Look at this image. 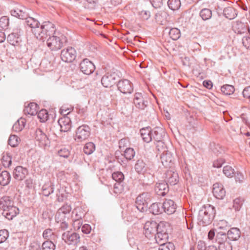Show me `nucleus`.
<instances>
[{"mask_svg": "<svg viewBox=\"0 0 250 250\" xmlns=\"http://www.w3.org/2000/svg\"><path fill=\"white\" fill-rule=\"evenodd\" d=\"M0 209L2 214L8 220H11L19 213V209L14 204L11 197L4 196L0 198Z\"/></svg>", "mask_w": 250, "mask_h": 250, "instance_id": "nucleus-1", "label": "nucleus"}, {"mask_svg": "<svg viewBox=\"0 0 250 250\" xmlns=\"http://www.w3.org/2000/svg\"><path fill=\"white\" fill-rule=\"evenodd\" d=\"M215 216L214 208L210 205L203 206L199 210L197 220L198 223L203 226L211 223Z\"/></svg>", "mask_w": 250, "mask_h": 250, "instance_id": "nucleus-2", "label": "nucleus"}, {"mask_svg": "<svg viewBox=\"0 0 250 250\" xmlns=\"http://www.w3.org/2000/svg\"><path fill=\"white\" fill-rule=\"evenodd\" d=\"M40 29H35L36 37L40 40H43L48 36L55 33L56 31L55 26L54 24L50 21H44L40 26Z\"/></svg>", "mask_w": 250, "mask_h": 250, "instance_id": "nucleus-3", "label": "nucleus"}, {"mask_svg": "<svg viewBox=\"0 0 250 250\" xmlns=\"http://www.w3.org/2000/svg\"><path fill=\"white\" fill-rule=\"evenodd\" d=\"M169 225L168 223H166L163 222L159 223V227L156 231V234H155V239L156 242L158 245H162L165 244L168 241V229Z\"/></svg>", "mask_w": 250, "mask_h": 250, "instance_id": "nucleus-4", "label": "nucleus"}, {"mask_svg": "<svg viewBox=\"0 0 250 250\" xmlns=\"http://www.w3.org/2000/svg\"><path fill=\"white\" fill-rule=\"evenodd\" d=\"M65 42H66L65 37L60 34L59 36L53 35L49 37L46 41V44L50 50L56 51L60 49Z\"/></svg>", "mask_w": 250, "mask_h": 250, "instance_id": "nucleus-5", "label": "nucleus"}, {"mask_svg": "<svg viewBox=\"0 0 250 250\" xmlns=\"http://www.w3.org/2000/svg\"><path fill=\"white\" fill-rule=\"evenodd\" d=\"M71 210V207L69 205L65 204L62 206L58 210L55 215L56 222L59 223L68 220Z\"/></svg>", "mask_w": 250, "mask_h": 250, "instance_id": "nucleus-6", "label": "nucleus"}, {"mask_svg": "<svg viewBox=\"0 0 250 250\" xmlns=\"http://www.w3.org/2000/svg\"><path fill=\"white\" fill-rule=\"evenodd\" d=\"M90 134V127L87 125H83L77 128L75 139L77 142H81L87 139Z\"/></svg>", "mask_w": 250, "mask_h": 250, "instance_id": "nucleus-7", "label": "nucleus"}, {"mask_svg": "<svg viewBox=\"0 0 250 250\" xmlns=\"http://www.w3.org/2000/svg\"><path fill=\"white\" fill-rule=\"evenodd\" d=\"M22 34V31L19 26H16L13 30L12 33L7 37V41L12 45L16 46L19 44L21 41V36Z\"/></svg>", "mask_w": 250, "mask_h": 250, "instance_id": "nucleus-8", "label": "nucleus"}, {"mask_svg": "<svg viewBox=\"0 0 250 250\" xmlns=\"http://www.w3.org/2000/svg\"><path fill=\"white\" fill-rule=\"evenodd\" d=\"M76 57V51L73 47H68L61 51V58L62 60L64 62H72Z\"/></svg>", "mask_w": 250, "mask_h": 250, "instance_id": "nucleus-9", "label": "nucleus"}, {"mask_svg": "<svg viewBox=\"0 0 250 250\" xmlns=\"http://www.w3.org/2000/svg\"><path fill=\"white\" fill-rule=\"evenodd\" d=\"M159 227V223L155 221H147L144 226V234L146 237L150 239L151 236L155 234Z\"/></svg>", "mask_w": 250, "mask_h": 250, "instance_id": "nucleus-10", "label": "nucleus"}, {"mask_svg": "<svg viewBox=\"0 0 250 250\" xmlns=\"http://www.w3.org/2000/svg\"><path fill=\"white\" fill-rule=\"evenodd\" d=\"M118 76L115 73H107L101 79V83L105 87H111L117 82Z\"/></svg>", "mask_w": 250, "mask_h": 250, "instance_id": "nucleus-11", "label": "nucleus"}, {"mask_svg": "<svg viewBox=\"0 0 250 250\" xmlns=\"http://www.w3.org/2000/svg\"><path fill=\"white\" fill-rule=\"evenodd\" d=\"M62 239L68 245H75L80 242V237L76 232L66 231L62 234Z\"/></svg>", "mask_w": 250, "mask_h": 250, "instance_id": "nucleus-12", "label": "nucleus"}, {"mask_svg": "<svg viewBox=\"0 0 250 250\" xmlns=\"http://www.w3.org/2000/svg\"><path fill=\"white\" fill-rule=\"evenodd\" d=\"M117 85L118 89L124 94H130L133 91V84L127 79L120 80Z\"/></svg>", "mask_w": 250, "mask_h": 250, "instance_id": "nucleus-13", "label": "nucleus"}, {"mask_svg": "<svg viewBox=\"0 0 250 250\" xmlns=\"http://www.w3.org/2000/svg\"><path fill=\"white\" fill-rule=\"evenodd\" d=\"M216 241L219 244V250H232V246L228 242H224L227 239L226 233L218 232L216 236Z\"/></svg>", "mask_w": 250, "mask_h": 250, "instance_id": "nucleus-14", "label": "nucleus"}, {"mask_svg": "<svg viewBox=\"0 0 250 250\" xmlns=\"http://www.w3.org/2000/svg\"><path fill=\"white\" fill-rule=\"evenodd\" d=\"M81 71L85 75L92 74L95 69V66L92 62L85 59L80 64Z\"/></svg>", "mask_w": 250, "mask_h": 250, "instance_id": "nucleus-15", "label": "nucleus"}, {"mask_svg": "<svg viewBox=\"0 0 250 250\" xmlns=\"http://www.w3.org/2000/svg\"><path fill=\"white\" fill-rule=\"evenodd\" d=\"M161 160L163 165L167 168L172 167L174 165V157L172 154L168 151L163 152L161 156Z\"/></svg>", "mask_w": 250, "mask_h": 250, "instance_id": "nucleus-16", "label": "nucleus"}, {"mask_svg": "<svg viewBox=\"0 0 250 250\" xmlns=\"http://www.w3.org/2000/svg\"><path fill=\"white\" fill-rule=\"evenodd\" d=\"M133 102L136 107L141 110L144 109L148 104V102L145 100L141 93L135 94Z\"/></svg>", "mask_w": 250, "mask_h": 250, "instance_id": "nucleus-17", "label": "nucleus"}, {"mask_svg": "<svg viewBox=\"0 0 250 250\" xmlns=\"http://www.w3.org/2000/svg\"><path fill=\"white\" fill-rule=\"evenodd\" d=\"M35 139L37 141L39 142V145L41 146H45L49 145L50 141L48 138L40 128L36 130Z\"/></svg>", "mask_w": 250, "mask_h": 250, "instance_id": "nucleus-18", "label": "nucleus"}, {"mask_svg": "<svg viewBox=\"0 0 250 250\" xmlns=\"http://www.w3.org/2000/svg\"><path fill=\"white\" fill-rule=\"evenodd\" d=\"M212 193L216 199H223L226 195V190L221 184L216 183L213 185Z\"/></svg>", "mask_w": 250, "mask_h": 250, "instance_id": "nucleus-19", "label": "nucleus"}, {"mask_svg": "<svg viewBox=\"0 0 250 250\" xmlns=\"http://www.w3.org/2000/svg\"><path fill=\"white\" fill-rule=\"evenodd\" d=\"M165 174V180L168 185L174 186L177 184L179 181V176L176 172L170 169L167 170Z\"/></svg>", "mask_w": 250, "mask_h": 250, "instance_id": "nucleus-20", "label": "nucleus"}, {"mask_svg": "<svg viewBox=\"0 0 250 250\" xmlns=\"http://www.w3.org/2000/svg\"><path fill=\"white\" fill-rule=\"evenodd\" d=\"M163 212L167 214H172L175 212L176 209V205L174 202L170 199H166L162 204Z\"/></svg>", "mask_w": 250, "mask_h": 250, "instance_id": "nucleus-21", "label": "nucleus"}, {"mask_svg": "<svg viewBox=\"0 0 250 250\" xmlns=\"http://www.w3.org/2000/svg\"><path fill=\"white\" fill-rule=\"evenodd\" d=\"M168 183L165 182L157 183L155 185V191L159 196H164L168 191Z\"/></svg>", "mask_w": 250, "mask_h": 250, "instance_id": "nucleus-22", "label": "nucleus"}, {"mask_svg": "<svg viewBox=\"0 0 250 250\" xmlns=\"http://www.w3.org/2000/svg\"><path fill=\"white\" fill-rule=\"evenodd\" d=\"M28 174V170L26 168L21 166L17 167L13 171V177L17 180H23Z\"/></svg>", "mask_w": 250, "mask_h": 250, "instance_id": "nucleus-23", "label": "nucleus"}, {"mask_svg": "<svg viewBox=\"0 0 250 250\" xmlns=\"http://www.w3.org/2000/svg\"><path fill=\"white\" fill-rule=\"evenodd\" d=\"M24 20H25V22L27 25L31 28L32 32L36 37V32L35 30L40 29V22L36 19L32 17H28V16L27 17V18H25Z\"/></svg>", "mask_w": 250, "mask_h": 250, "instance_id": "nucleus-24", "label": "nucleus"}, {"mask_svg": "<svg viewBox=\"0 0 250 250\" xmlns=\"http://www.w3.org/2000/svg\"><path fill=\"white\" fill-rule=\"evenodd\" d=\"M58 123L60 125L61 131L67 132L71 127V120L68 117L64 116L61 118L59 120Z\"/></svg>", "mask_w": 250, "mask_h": 250, "instance_id": "nucleus-25", "label": "nucleus"}, {"mask_svg": "<svg viewBox=\"0 0 250 250\" xmlns=\"http://www.w3.org/2000/svg\"><path fill=\"white\" fill-rule=\"evenodd\" d=\"M226 236L231 241H237L241 236V231L237 228H232L228 231Z\"/></svg>", "mask_w": 250, "mask_h": 250, "instance_id": "nucleus-26", "label": "nucleus"}, {"mask_svg": "<svg viewBox=\"0 0 250 250\" xmlns=\"http://www.w3.org/2000/svg\"><path fill=\"white\" fill-rule=\"evenodd\" d=\"M10 14L12 16L22 20H24L28 16V14L25 12V8L24 7L21 9H12L10 11Z\"/></svg>", "mask_w": 250, "mask_h": 250, "instance_id": "nucleus-27", "label": "nucleus"}, {"mask_svg": "<svg viewBox=\"0 0 250 250\" xmlns=\"http://www.w3.org/2000/svg\"><path fill=\"white\" fill-rule=\"evenodd\" d=\"M165 131L163 128L156 127L151 130V135L152 139L155 141H159L163 139Z\"/></svg>", "mask_w": 250, "mask_h": 250, "instance_id": "nucleus-28", "label": "nucleus"}, {"mask_svg": "<svg viewBox=\"0 0 250 250\" xmlns=\"http://www.w3.org/2000/svg\"><path fill=\"white\" fill-rule=\"evenodd\" d=\"M38 109V105L37 104L31 103L25 106L24 112L25 114L34 116L37 114Z\"/></svg>", "mask_w": 250, "mask_h": 250, "instance_id": "nucleus-29", "label": "nucleus"}, {"mask_svg": "<svg viewBox=\"0 0 250 250\" xmlns=\"http://www.w3.org/2000/svg\"><path fill=\"white\" fill-rule=\"evenodd\" d=\"M141 136L144 142L149 143L152 140L151 130L149 127L143 128L140 129Z\"/></svg>", "mask_w": 250, "mask_h": 250, "instance_id": "nucleus-30", "label": "nucleus"}, {"mask_svg": "<svg viewBox=\"0 0 250 250\" xmlns=\"http://www.w3.org/2000/svg\"><path fill=\"white\" fill-rule=\"evenodd\" d=\"M224 16L229 20L234 19L237 15L236 10L232 7H228L223 10Z\"/></svg>", "mask_w": 250, "mask_h": 250, "instance_id": "nucleus-31", "label": "nucleus"}, {"mask_svg": "<svg viewBox=\"0 0 250 250\" xmlns=\"http://www.w3.org/2000/svg\"><path fill=\"white\" fill-rule=\"evenodd\" d=\"M54 191V185L50 181L46 183L42 188V193L45 196H48Z\"/></svg>", "mask_w": 250, "mask_h": 250, "instance_id": "nucleus-32", "label": "nucleus"}, {"mask_svg": "<svg viewBox=\"0 0 250 250\" xmlns=\"http://www.w3.org/2000/svg\"><path fill=\"white\" fill-rule=\"evenodd\" d=\"M11 180L10 173L5 170L2 171L0 174V185L4 186L7 185Z\"/></svg>", "mask_w": 250, "mask_h": 250, "instance_id": "nucleus-33", "label": "nucleus"}, {"mask_svg": "<svg viewBox=\"0 0 250 250\" xmlns=\"http://www.w3.org/2000/svg\"><path fill=\"white\" fill-rule=\"evenodd\" d=\"M149 209L151 213L155 215L161 214L163 212L162 204L160 203H153Z\"/></svg>", "mask_w": 250, "mask_h": 250, "instance_id": "nucleus-34", "label": "nucleus"}, {"mask_svg": "<svg viewBox=\"0 0 250 250\" xmlns=\"http://www.w3.org/2000/svg\"><path fill=\"white\" fill-rule=\"evenodd\" d=\"M150 200V194L148 192H144L136 198L135 203L147 204Z\"/></svg>", "mask_w": 250, "mask_h": 250, "instance_id": "nucleus-35", "label": "nucleus"}, {"mask_svg": "<svg viewBox=\"0 0 250 250\" xmlns=\"http://www.w3.org/2000/svg\"><path fill=\"white\" fill-rule=\"evenodd\" d=\"M135 169L138 173L144 174L146 170V164L142 160H138L135 165Z\"/></svg>", "mask_w": 250, "mask_h": 250, "instance_id": "nucleus-36", "label": "nucleus"}, {"mask_svg": "<svg viewBox=\"0 0 250 250\" xmlns=\"http://www.w3.org/2000/svg\"><path fill=\"white\" fill-rule=\"evenodd\" d=\"M168 15L167 12L165 11H161L157 13L155 15V19L157 22H159L161 24H164L167 21V18Z\"/></svg>", "mask_w": 250, "mask_h": 250, "instance_id": "nucleus-37", "label": "nucleus"}, {"mask_svg": "<svg viewBox=\"0 0 250 250\" xmlns=\"http://www.w3.org/2000/svg\"><path fill=\"white\" fill-rule=\"evenodd\" d=\"M25 121L24 119L18 120L13 125L12 129L14 131L19 132L21 131L24 127Z\"/></svg>", "mask_w": 250, "mask_h": 250, "instance_id": "nucleus-38", "label": "nucleus"}, {"mask_svg": "<svg viewBox=\"0 0 250 250\" xmlns=\"http://www.w3.org/2000/svg\"><path fill=\"white\" fill-rule=\"evenodd\" d=\"M199 15L203 20L207 21L211 18L212 11L208 8H204L200 11Z\"/></svg>", "mask_w": 250, "mask_h": 250, "instance_id": "nucleus-39", "label": "nucleus"}, {"mask_svg": "<svg viewBox=\"0 0 250 250\" xmlns=\"http://www.w3.org/2000/svg\"><path fill=\"white\" fill-rule=\"evenodd\" d=\"M234 30L235 33L242 34L248 31V28L243 23L237 22L236 25L234 27Z\"/></svg>", "mask_w": 250, "mask_h": 250, "instance_id": "nucleus-40", "label": "nucleus"}, {"mask_svg": "<svg viewBox=\"0 0 250 250\" xmlns=\"http://www.w3.org/2000/svg\"><path fill=\"white\" fill-rule=\"evenodd\" d=\"M95 149V145L92 142H89L84 145L83 148V151L85 154L90 155L94 152Z\"/></svg>", "mask_w": 250, "mask_h": 250, "instance_id": "nucleus-41", "label": "nucleus"}, {"mask_svg": "<svg viewBox=\"0 0 250 250\" xmlns=\"http://www.w3.org/2000/svg\"><path fill=\"white\" fill-rule=\"evenodd\" d=\"M221 90L225 95H229L233 93L235 89L233 86L229 84H225L221 87Z\"/></svg>", "mask_w": 250, "mask_h": 250, "instance_id": "nucleus-42", "label": "nucleus"}, {"mask_svg": "<svg viewBox=\"0 0 250 250\" xmlns=\"http://www.w3.org/2000/svg\"><path fill=\"white\" fill-rule=\"evenodd\" d=\"M167 5L172 10H176L180 7L181 1L180 0H168Z\"/></svg>", "mask_w": 250, "mask_h": 250, "instance_id": "nucleus-43", "label": "nucleus"}, {"mask_svg": "<svg viewBox=\"0 0 250 250\" xmlns=\"http://www.w3.org/2000/svg\"><path fill=\"white\" fill-rule=\"evenodd\" d=\"M169 36L171 39L175 41L180 37L181 33L178 28H173L169 30Z\"/></svg>", "mask_w": 250, "mask_h": 250, "instance_id": "nucleus-44", "label": "nucleus"}, {"mask_svg": "<svg viewBox=\"0 0 250 250\" xmlns=\"http://www.w3.org/2000/svg\"><path fill=\"white\" fill-rule=\"evenodd\" d=\"M124 155L126 160H131L134 157L135 152L132 148L128 147L125 150Z\"/></svg>", "mask_w": 250, "mask_h": 250, "instance_id": "nucleus-45", "label": "nucleus"}, {"mask_svg": "<svg viewBox=\"0 0 250 250\" xmlns=\"http://www.w3.org/2000/svg\"><path fill=\"white\" fill-rule=\"evenodd\" d=\"M42 237L44 239L49 240L54 238L55 234L52 229H47L43 231L42 233Z\"/></svg>", "mask_w": 250, "mask_h": 250, "instance_id": "nucleus-46", "label": "nucleus"}, {"mask_svg": "<svg viewBox=\"0 0 250 250\" xmlns=\"http://www.w3.org/2000/svg\"><path fill=\"white\" fill-rule=\"evenodd\" d=\"M112 178L116 182L123 183L124 180V175L122 172H114L112 174Z\"/></svg>", "mask_w": 250, "mask_h": 250, "instance_id": "nucleus-47", "label": "nucleus"}, {"mask_svg": "<svg viewBox=\"0 0 250 250\" xmlns=\"http://www.w3.org/2000/svg\"><path fill=\"white\" fill-rule=\"evenodd\" d=\"M37 114L41 122H45L48 119V112L45 109H42L39 112L38 111Z\"/></svg>", "mask_w": 250, "mask_h": 250, "instance_id": "nucleus-48", "label": "nucleus"}, {"mask_svg": "<svg viewBox=\"0 0 250 250\" xmlns=\"http://www.w3.org/2000/svg\"><path fill=\"white\" fill-rule=\"evenodd\" d=\"M42 250H55V245L50 240L44 241L42 244Z\"/></svg>", "mask_w": 250, "mask_h": 250, "instance_id": "nucleus-49", "label": "nucleus"}, {"mask_svg": "<svg viewBox=\"0 0 250 250\" xmlns=\"http://www.w3.org/2000/svg\"><path fill=\"white\" fill-rule=\"evenodd\" d=\"M73 222L72 225L73 226L74 229L75 230H79L81 228L83 224L82 217L80 216L78 217H74V219H73Z\"/></svg>", "mask_w": 250, "mask_h": 250, "instance_id": "nucleus-50", "label": "nucleus"}, {"mask_svg": "<svg viewBox=\"0 0 250 250\" xmlns=\"http://www.w3.org/2000/svg\"><path fill=\"white\" fill-rule=\"evenodd\" d=\"M2 163L5 167H9L12 164L11 157L8 154L4 155L2 158Z\"/></svg>", "mask_w": 250, "mask_h": 250, "instance_id": "nucleus-51", "label": "nucleus"}, {"mask_svg": "<svg viewBox=\"0 0 250 250\" xmlns=\"http://www.w3.org/2000/svg\"><path fill=\"white\" fill-rule=\"evenodd\" d=\"M223 173L228 177H232L234 174V170L229 166H226L223 168Z\"/></svg>", "mask_w": 250, "mask_h": 250, "instance_id": "nucleus-52", "label": "nucleus"}, {"mask_svg": "<svg viewBox=\"0 0 250 250\" xmlns=\"http://www.w3.org/2000/svg\"><path fill=\"white\" fill-rule=\"evenodd\" d=\"M18 139L19 138L17 136L10 135L8 141V144L12 147H15L18 144Z\"/></svg>", "mask_w": 250, "mask_h": 250, "instance_id": "nucleus-53", "label": "nucleus"}, {"mask_svg": "<svg viewBox=\"0 0 250 250\" xmlns=\"http://www.w3.org/2000/svg\"><path fill=\"white\" fill-rule=\"evenodd\" d=\"M159 245L160 246L159 250H174V246L171 243L167 242L164 244Z\"/></svg>", "mask_w": 250, "mask_h": 250, "instance_id": "nucleus-54", "label": "nucleus"}, {"mask_svg": "<svg viewBox=\"0 0 250 250\" xmlns=\"http://www.w3.org/2000/svg\"><path fill=\"white\" fill-rule=\"evenodd\" d=\"M83 5L84 8L90 10L94 9L96 7V3L94 0H86Z\"/></svg>", "mask_w": 250, "mask_h": 250, "instance_id": "nucleus-55", "label": "nucleus"}, {"mask_svg": "<svg viewBox=\"0 0 250 250\" xmlns=\"http://www.w3.org/2000/svg\"><path fill=\"white\" fill-rule=\"evenodd\" d=\"M57 154L59 156L61 157L66 158L69 156L70 151L67 148L65 147H62L58 150Z\"/></svg>", "mask_w": 250, "mask_h": 250, "instance_id": "nucleus-56", "label": "nucleus"}, {"mask_svg": "<svg viewBox=\"0 0 250 250\" xmlns=\"http://www.w3.org/2000/svg\"><path fill=\"white\" fill-rule=\"evenodd\" d=\"M9 236V232L6 229L0 230V244L4 242Z\"/></svg>", "mask_w": 250, "mask_h": 250, "instance_id": "nucleus-57", "label": "nucleus"}, {"mask_svg": "<svg viewBox=\"0 0 250 250\" xmlns=\"http://www.w3.org/2000/svg\"><path fill=\"white\" fill-rule=\"evenodd\" d=\"M243 199L240 198H236L235 200H234L233 208L235 209V210H240L243 204Z\"/></svg>", "mask_w": 250, "mask_h": 250, "instance_id": "nucleus-58", "label": "nucleus"}, {"mask_svg": "<svg viewBox=\"0 0 250 250\" xmlns=\"http://www.w3.org/2000/svg\"><path fill=\"white\" fill-rule=\"evenodd\" d=\"M124 190L123 183L117 182L114 185L113 191L115 193H120Z\"/></svg>", "mask_w": 250, "mask_h": 250, "instance_id": "nucleus-59", "label": "nucleus"}, {"mask_svg": "<svg viewBox=\"0 0 250 250\" xmlns=\"http://www.w3.org/2000/svg\"><path fill=\"white\" fill-rule=\"evenodd\" d=\"M9 25V19L7 17L3 16L0 19V27L2 28H6Z\"/></svg>", "mask_w": 250, "mask_h": 250, "instance_id": "nucleus-60", "label": "nucleus"}, {"mask_svg": "<svg viewBox=\"0 0 250 250\" xmlns=\"http://www.w3.org/2000/svg\"><path fill=\"white\" fill-rule=\"evenodd\" d=\"M147 207L148 205L147 204H141L140 203H136L135 206V208L141 212L146 211Z\"/></svg>", "mask_w": 250, "mask_h": 250, "instance_id": "nucleus-61", "label": "nucleus"}, {"mask_svg": "<svg viewBox=\"0 0 250 250\" xmlns=\"http://www.w3.org/2000/svg\"><path fill=\"white\" fill-rule=\"evenodd\" d=\"M210 147L212 151L216 155L221 153L223 151L222 148L219 145L213 144L210 146Z\"/></svg>", "mask_w": 250, "mask_h": 250, "instance_id": "nucleus-62", "label": "nucleus"}, {"mask_svg": "<svg viewBox=\"0 0 250 250\" xmlns=\"http://www.w3.org/2000/svg\"><path fill=\"white\" fill-rule=\"evenodd\" d=\"M242 43L247 49H250V34L244 36L242 39Z\"/></svg>", "mask_w": 250, "mask_h": 250, "instance_id": "nucleus-63", "label": "nucleus"}, {"mask_svg": "<svg viewBox=\"0 0 250 250\" xmlns=\"http://www.w3.org/2000/svg\"><path fill=\"white\" fill-rule=\"evenodd\" d=\"M156 147L158 151H163L164 152V151H166L165 150L166 146L163 139L159 141H156Z\"/></svg>", "mask_w": 250, "mask_h": 250, "instance_id": "nucleus-64", "label": "nucleus"}]
</instances>
